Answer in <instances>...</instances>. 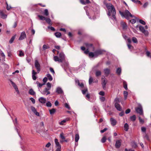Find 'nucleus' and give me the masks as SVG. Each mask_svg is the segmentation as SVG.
<instances>
[{
    "label": "nucleus",
    "instance_id": "obj_12",
    "mask_svg": "<svg viewBox=\"0 0 151 151\" xmlns=\"http://www.w3.org/2000/svg\"><path fill=\"white\" fill-rule=\"evenodd\" d=\"M39 102L42 104H45L46 102V99L43 97H40L38 99Z\"/></svg>",
    "mask_w": 151,
    "mask_h": 151
},
{
    "label": "nucleus",
    "instance_id": "obj_5",
    "mask_svg": "<svg viewBox=\"0 0 151 151\" xmlns=\"http://www.w3.org/2000/svg\"><path fill=\"white\" fill-rule=\"evenodd\" d=\"M135 110L136 112L140 115H142L143 114L142 108L141 105L140 104H138V107L135 108Z\"/></svg>",
    "mask_w": 151,
    "mask_h": 151
},
{
    "label": "nucleus",
    "instance_id": "obj_32",
    "mask_svg": "<svg viewBox=\"0 0 151 151\" xmlns=\"http://www.w3.org/2000/svg\"><path fill=\"white\" fill-rule=\"evenodd\" d=\"M121 68H118L116 71V73L118 75H120L121 74Z\"/></svg>",
    "mask_w": 151,
    "mask_h": 151
},
{
    "label": "nucleus",
    "instance_id": "obj_45",
    "mask_svg": "<svg viewBox=\"0 0 151 151\" xmlns=\"http://www.w3.org/2000/svg\"><path fill=\"white\" fill-rule=\"evenodd\" d=\"M46 106L48 107H51L52 106V104L50 102L48 101L46 103Z\"/></svg>",
    "mask_w": 151,
    "mask_h": 151
},
{
    "label": "nucleus",
    "instance_id": "obj_50",
    "mask_svg": "<svg viewBox=\"0 0 151 151\" xmlns=\"http://www.w3.org/2000/svg\"><path fill=\"white\" fill-rule=\"evenodd\" d=\"M24 53L23 52L22 50H20L19 51V56L20 57L24 56Z\"/></svg>",
    "mask_w": 151,
    "mask_h": 151
},
{
    "label": "nucleus",
    "instance_id": "obj_30",
    "mask_svg": "<svg viewBox=\"0 0 151 151\" xmlns=\"http://www.w3.org/2000/svg\"><path fill=\"white\" fill-rule=\"evenodd\" d=\"M89 56L90 57L93 58L94 57H96V55L95 54V52L94 53L93 52H90L89 53Z\"/></svg>",
    "mask_w": 151,
    "mask_h": 151
},
{
    "label": "nucleus",
    "instance_id": "obj_44",
    "mask_svg": "<svg viewBox=\"0 0 151 151\" xmlns=\"http://www.w3.org/2000/svg\"><path fill=\"white\" fill-rule=\"evenodd\" d=\"M44 14L46 16H47L48 15L49 13L47 9H46L44 10Z\"/></svg>",
    "mask_w": 151,
    "mask_h": 151
},
{
    "label": "nucleus",
    "instance_id": "obj_52",
    "mask_svg": "<svg viewBox=\"0 0 151 151\" xmlns=\"http://www.w3.org/2000/svg\"><path fill=\"white\" fill-rule=\"evenodd\" d=\"M93 81V78L91 76H90L89 80V84H91Z\"/></svg>",
    "mask_w": 151,
    "mask_h": 151
},
{
    "label": "nucleus",
    "instance_id": "obj_8",
    "mask_svg": "<svg viewBox=\"0 0 151 151\" xmlns=\"http://www.w3.org/2000/svg\"><path fill=\"white\" fill-rule=\"evenodd\" d=\"M102 84L103 88L105 89L106 88V81L104 76H103L101 78Z\"/></svg>",
    "mask_w": 151,
    "mask_h": 151
},
{
    "label": "nucleus",
    "instance_id": "obj_54",
    "mask_svg": "<svg viewBox=\"0 0 151 151\" xmlns=\"http://www.w3.org/2000/svg\"><path fill=\"white\" fill-rule=\"evenodd\" d=\"M139 22L141 24L143 25H145L146 24L145 22L142 19H140L139 20Z\"/></svg>",
    "mask_w": 151,
    "mask_h": 151
},
{
    "label": "nucleus",
    "instance_id": "obj_40",
    "mask_svg": "<svg viewBox=\"0 0 151 151\" xmlns=\"http://www.w3.org/2000/svg\"><path fill=\"white\" fill-rule=\"evenodd\" d=\"M101 74V72L100 71L97 70L96 72V77L100 76Z\"/></svg>",
    "mask_w": 151,
    "mask_h": 151
},
{
    "label": "nucleus",
    "instance_id": "obj_28",
    "mask_svg": "<svg viewBox=\"0 0 151 151\" xmlns=\"http://www.w3.org/2000/svg\"><path fill=\"white\" fill-rule=\"evenodd\" d=\"M129 119L131 121L134 122L136 120V116L135 115H134L132 116H131L130 117Z\"/></svg>",
    "mask_w": 151,
    "mask_h": 151
},
{
    "label": "nucleus",
    "instance_id": "obj_46",
    "mask_svg": "<svg viewBox=\"0 0 151 151\" xmlns=\"http://www.w3.org/2000/svg\"><path fill=\"white\" fill-rule=\"evenodd\" d=\"M38 17L40 18V19L41 20H45V18L44 16L41 15H38Z\"/></svg>",
    "mask_w": 151,
    "mask_h": 151
},
{
    "label": "nucleus",
    "instance_id": "obj_27",
    "mask_svg": "<svg viewBox=\"0 0 151 151\" xmlns=\"http://www.w3.org/2000/svg\"><path fill=\"white\" fill-rule=\"evenodd\" d=\"M124 130L125 131H128L129 129V125L127 123H126L124 125Z\"/></svg>",
    "mask_w": 151,
    "mask_h": 151
},
{
    "label": "nucleus",
    "instance_id": "obj_9",
    "mask_svg": "<svg viewBox=\"0 0 151 151\" xmlns=\"http://www.w3.org/2000/svg\"><path fill=\"white\" fill-rule=\"evenodd\" d=\"M50 90V88H45L41 93L44 95H47L50 93V92L49 91Z\"/></svg>",
    "mask_w": 151,
    "mask_h": 151
},
{
    "label": "nucleus",
    "instance_id": "obj_51",
    "mask_svg": "<svg viewBox=\"0 0 151 151\" xmlns=\"http://www.w3.org/2000/svg\"><path fill=\"white\" fill-rule=\"evenodd\" d=\"M10 81L13 87L14 88H16L17 87L16 84L12 81L10 80Z\"/></svg>",
    "mask_w": 151,
    "mask_h": 151
},
{
    "label": "nucleus",
    "instance_id": "obj_23",
    "mask_svg": "<svg viewBox=\"0 0 151 151\" xmlns=\"http://www.w3.org/2000/svg\"><path fill=\"white\" fill-rule=\"evenodd\" d=\"M83 88V90H82V92L83 94H85L87 91V88L84 86V87L81 88Z\"/></svg>",
    "mask_w": 151,
    "mask_h": 151
},
{
    "label": "nucleus",
    "instance_id": "obj_33",
    "mask_svg": "<svg viewBox=\"0 0 151 151\" xmlns=\"http://www.w3.org/2000/svg\"><path fill=\"white\" fill-rule=\"evenodd\" d=\"M79 139V136L78 134H76L75 135V141L77 142Z\"/></svg>",
    "mask_w": 151,
    "mask_h": 151
},
{
    "label": "nucleus",
    "instance_id": "obj_17",
    "mask_svg": "<svg viewBox=\"0 0 151 151\" xmlns=\"http://www.w3.org/2000/svg\"><path fill=\"white\" fill-rule=\"evenodd\" d=\"M56 92L58 94H61L63 93L62 88L60 87H58L56 88Z\"/></svg>",
    "mask_w": 151,
    "mask_h": 151
},
{
    "label": "nucleus",
    "instance_id": "obj_18",
    "mask_svg": "<svg viewBox=\"0 0 151 151\" xmlns=\"http://www.w3.org/2000/svg\"><path fill=\"white\" fill-rule=\"evenodd\" d=\"M104 72L105 75L106 76H108L110 73V69L108 68H106L104 69Z\"/></svg>",
    "mask_w": 151,
    "mask_h": 151
},
{
    "label": "nucleus",
    "instance_id": "obj_2",
    "mask_svg": "<svg viewBox=\"0 0 151 151\" xmlns=\"http://www.w3.org/2000/svg\"><path fill=\"white\" fill-rule=\"evenodd\" d=\"M54 60L58 61L59 63H62L65 60V55L63 52H60L59 54V56H55L53 58Z\"/></svg>",
    "mask_w": 151,
    "mask_h": 151
},
{
    "label": "nucleus",
    "instance_id": "obj_61",
    "mask_svg": "<svg viewBox=\"0 0 151 151\" xmlns=\"http://www.w3.org/2000/svg\"><path fill=\"white\" fill-rule=\"evenodd\" d=\"M143 137L145 138L147 140H149V137L148 136V135L146 133H145V135Z\"/></svg>",
    "mask_w": 151,
    "mask_h": 151
},
{
    "label": "nucleus",
    "instance_id": "obj_35",
    "mask_svg": "<svg viewBox=\"0 0 151 151\" xmlns=\"http://www.w3.org/2000/svg\"><path fill=\"white\" fill-rule=\"evenodd\" d=\"M45 20H46V22L47 23L49 24L50 25L52 24L51 22V21L50 18H46Z\"/></svg>",
    "mask_w": 151,
    "mask_h": 151
},
{
    "label": "nucleus",
    "instance_id": "obj_53",
    "mask_svg": "<svg viewBox=\"0 0 151 151\" xmlns=\"http://www.w3.org/2000/svg\"><path fill=\"white\" fill-rule=\"evenodd\" d=\"M49 48V47L45 45H44L42 47V49L43 50H45L46 49H48Z\"/></svg>",
    "mask_w": 151,
    "mask_h": 151
},
{
    "label": "nucleus",
    "instance_id": "obj_60",
    "mask_svg": "<svg viewBox=\"0 0 151 151\" xmlns=\"http://www.w3.org/2000/svg\"><path fill=\"white\" fill-rule=\"evenodd\" d=\"M99 94L100 95L104 96L105 93L104 91H101L99 92Z\"/></svg>",
    "mask_w": 151,
    "mask_h": 151
},
{
    "label": "nucleus",
    "instance_id": "obj_20",
    "mask_svg": "<svg viewBox=\"0 0 151 151\" xmlns=\"http://www.w3.org/2000/svg\"><path fill=\"white\" fill-rule=\"evenodd\" d=\"M37 73L35 72L34 70H32V78L33 80H35L36 78L37 77L36 76V75L37 74Z\"/></svg>",
    "mask_w": 151,
    "mask_h": 151
},
{
    "label": "nucleus",
    "instance_id": "obj_48",
    "mask_svg": "<svg viewBox=\"0 0 151 151\" xmlns=\"http://www.w3.org/2000/svg\"><path fill=\"white\" fill-rule=\"evenodd\" d=\"M114 102L115 104H119V103L120 102L119 99L118 98H116L114 100Z\"/></svg>",
    "mask_w": 151,
    "mask_h": 151
},
{
    "label": "nucleus",
    "instance_id": "obj_1",
    "mask_svg": "<svg viewBox=\"0 0 151 151\" xmlns=\"http://www.w3.org/2000/svg\"><path fill=\"white\" fill-rule=\"evenodd\" d=\"M106 6L108 11V15L111 19L116 20V11L114 6L111 4L109 3L106 4Z\"/></svg>",
    "mask_w": 151,
    "mask_h": 151
},
{
    "label": "nucleus",
    "instance_id": "obj_13",
    "mask_svg": "<svg viewBox=\"0 0 151 151\" xmlns=\"http://www.w3.org/2000/svg\"><path fill=\"white\" fill-rule=\"evenodd\" d=\"M104 51V50H99L95 51V54L96 55V57H97L99 55L103 53Z\"/></svg>",
    "mask_w": 151,
    "mask_h": 151
},
{
    "label": "nucleus",
    "instance_id": "obj_39",
    "mask_svg": "<svg viewBox=\"0 0 151 151\" xmlns=\"http://www.w3.org/2000/svg\"><path fill=\"white\" fill-rule=\"evenodd\" d=\"M47 76L48 78V79L50 81H52V78L51 76L49 74H48L47 75Z\"/></svg>",
    "mask_w": 151,
    "mask_h": 151
},
{
    "label": "nucleus",
    "instance_id": "obj_34",
    "mask_svg": "<svg viewBox=\"0 0 151 151\" xmlns=\"http://www.w3.org/2000/svg\"><path fill=\"white\" fill-rule=\"evenodd\" d=\"M124 98L125 99H127V96L128 95V93L127 91H124Z\"/></svg>",
    "mask_w": 151,
    "mask_h": 151
},
{
    "label": "nucleus",
    "instance_id": "obj_7",
    "mask_svg": "<svg viewBox=\"0 0 151 151\" xmlns=\"http://www.w3.org/2000/svg\"><path fill=\"white\" fill-rule=\"evenodd\" d=\"M35 67L37 70V71L38 72V73H39L40 71V65L37 60H35Z\"/></svg>",
    "mask_w": 151,
    "mask_h": 151
},
{
    "label": "nucleus",
    "instance_id": "obj_15",
    "mask_svg": "<svg viewBox=\"0 0 151 151\" xmlns=\"http://www.w3.org/2000/svg\"><path fill=\"white\" fill-rule=\"evenodd\" d=\"M121 144V142L120 140H117L116 142L115 146L116 148H119L120 147Z\"/></svg>",
    "mask_w": 151,
    "mask_h": 151
},
{
    "label": "nucleus",
    "instance_id": "obj_4",
    "mask_svg": "<svg viewBox=\"0 0 151 151\" xmlns=\"http://www.w3.org/2000/svg\"><path fill=\"white\" fill-rule=\"evenodd\" d=\"M85 45L88 48L87 50L84 52V53L86 54H88V53L89 52L88 49L93 50L94 49L92 45L91 44H89L87 43H86L85 44Z\"/></svg>",
    "mask_w": 151,
    "mask_h": 151
},
{
    "label": "nucleus",
    "instance_id": "obj_43",
    "mask_svg": "<svg viewBox=\"0 0 151 151\" xmlns=\"http://www.w3.org/2000/svg\"><path fill=\"white\" fill-rule=\"evenodd\" d=\"M124 87L126 90H127V84L126 82L124 81L123 82Z\"/></svg>",
    "mask_w": 151,
    "mask_h": 151
},
{
    "label": "nucleus",
    "instance_id": "obj_41",
    "mask_svg": "<svg viewBox=\"0 0 151 151\" xmlns=\"http://www.w3.org/2000/svg\"><path fill=\"white\" fill-rule=\"evenodd\" d=\"M60 137L62 140H64L65 139V137L64 135V134L63 133H60Z\"/></svg>",
    "mask_w": 151,
    "mask_h": 151
},
{
    "label": "nucleus",
    "instance_id": "obj_22",
    "mask_svg": "<svg viewBox=\"0 0 151 151\" xmlns=\"http://www.w3.org/2000/svg\"><path fill=\"white\" fill-rule=\"evenodd\" d=\"M55 142L56 145V147H61V145L58 142V140L57 139H55Z\"/></svg>",
    "mask_w": 151,
    "mask_h": 151
},
{
    "label": "nucleus",
    "instance_id": "obj_38",
    "mask_svg": "<svg viewBox=\"0 0 151 151\" xmlns=\"http://www.w3.org/2000/svg\"><path fill=\"white\" fill-rule=\"evenodd\" d=\"M132 41L134 43H137L138 42V41L137 39L135 37H132Z\"/></svg>",
    "mask_w": 151,
    "mask_h": 151
},
{
    "label": "nucleus",
    "instance_id": "obj_49",
    "mask_svg": "<svg viewBox=\"0 0 151 151\" xmlns=\"http://www.w3.org/2000/svg\"><path fill=\"white\" fill-rule=\"evenodd\" d=\"M141 131L142 132H144L146 133V129L145 127H142L141 128Z\"/></svg>",
    "mask_w": 151,
    "mask_h": 151
},
{
    "label": "nucleus",
    "instance_id": "obj_16",
    "mask_svg": "<svg viewBox=\"0 0 151 151\" xmlns=\"http://www.w3.org/2000/svg\"><path fill=\"white\" fill-rule=\"evenodd\" d=\"M121 25L123 30H125L127 29V26L125 22H121Z\"/></svg>",
    "mask_w": 151,
    "mask_h": 151
},
{
    "label": "nucleus",
    "instance_id": "obj_58",
    "mask_svg": "<svg viewBox=\"0 0 151 151\" xmlns=\"http://www.w3.org/2000/svg\"><path fill=\"white\" fill-rule=\"evenodd\" d=\"M29 99L32 101V103H33V104H35V99L33 98H30V99Z\"/></svg>",
    "mask_w": 151,
    "mask_h": 151
},
{
    "label": "nucleus",
    "instance_id": "obj_24",
    "mask_svg": "<svg viewBox=\"0 0 151 151\" xmlns=\"http://www.w3.org/2000/svg\"><path fill=\"white\" fill-rule=\"evenodd\" d=\"M0 15L1 16V18H5L6 17V15L4 14L3 12L0 10Z\"/></svg>",
    "mask_w": 151,
    "mask_h": 151
},
{
    "label": "nucleus",
    "instance_id": "obj_11",
    "mask_svg": "<svg viewBox=\"0 0 151 151\" xmlns=\"http://www.w3.org/2000/svg\"><path fill=\"white\" fill-rule=\"evenodd\" d=\"M26 37V35L25 32H22L20 35V36L19 37V40H22L24 39Z\"/></svg>",
    "mask_w": 151,
    "mask_h": 151
},
{
    "label": "nucleus",
    "instance_id": "obj_42",
    "mask_svg": "<svg viewBox=\"0 0 151 151\" xmlns=\"http://www.w3.org/2000/svg\"><path fill=\"white\" fill-rule=\"evenodd\" d=\"M14 125L15 126V129L16 130V131H17V132H18V129L17 128V119L16 118L15 119V122H14Z\"/></svg>",
    "mask_w": 151,
    "mask_h": 151
},
{
    "label": "nucleus",
    "instance_id": "obj_55",
    "mask_svg": "<svg viewBox=\"0 0 151 151\" xmlns=\"http://www.w3.org/2000/svg\"><path fill=\"white\" fill-rule=\"evenodd\" d=\"M65 107H66V108H68L69 109H70V106H69V105L68 104L66 103H65Z\"/></svg>",
    "mask_w": 151,
    "mask_h": 151
},
{
    "label": "nucleus",
    "instance_id": "obj_57",
    "mask_svg": "<svg viewBox=\"0 0 151 151\" xmlns=\"http://www.w3.org/2000/svg\"><path fill=\"white\" fill-rule=\"evenodd\" d=\"M47 87L48 88H50V90L51 86V84L50 83L48 82L47 83Z\"/></svg>",
    "mask_w": 151,
    "mask_h": 151
},
{
    "label": "nucleus",
    "instance_id": "obj_64",
    "mask_svg": "<svg viewBox=\"0 0 151 151\" xmlns=\"http://www.w3.org/2000/svg\"><path fill=\"white\" fill-rule=\"evenodd\" d=\"M148 2H146L143 5V7L144 8H145L147 6V5H148Z\"/></svg>",
    "mask_w": 151,
    "mask_h": 151
},
{
    "label": "nucleus",
    "instance_id": "obj_14",
    "mask_svg": "<svg viewBox=\"0 0 151 151\" xmlns=\"http://www.w3.org/2000/svg\"><path fill=\"white\" fill-rule=\"evenodd\" d=\"M110 121L112 126H114L116 124L117 122L116 120L113 118H111L110 119Z\"/></svg>",
    "mask_w": 151,
    "mask_h": 151
},
{
    "label": "nucleus",
    "instance_id": "obj_10",
    "mask_svg": "<svg viewBox=\"0 0 151 151\" xmlns=\"http://www.w3.org/2000/svg\"><path fill=\"white\" fill-rule=\"evenodd\" d=\"M31 109L32 111L35 114L36 116H40V114L39 112H37L35 108L33 106H31Z\"/></svg>",
    "mask_w": 151,
    "mask_h": 151
},
{
    "label": "nucleus",
    "instance_id": "obj_19",
    "mask_svg": "<svg viewBox=\"0 0 151 151\" xmlns=\"http://www.w3.org/2000/svg\"><path fill=\"white\" fill-rule=\"evenodd\" d=\"M115 106L118 110L121 111L122 110V107L119 104L115 103Z\"/></svg>",
    "mask_w": 151,
    "mask_h": 151
},
{
    "label": "nucleus",
    "instance_id": "obj_47",
    "mask_svg": "<svg viewBox=\"0 0 151 151\" xmlns=\"http://www.w3.org/2000/svg\"><path fill=\"white\" fill-rule=\"evenodd\" d=\"M106 140V138L105 136H104L101 139V142L102 143H104Z\"/></svg>",
    "mask_w": 151,
    "mask_h": 151
},
{
    "label": "nucleus",
    "instance_id": "obj_56",
    "mask_svg": "<svg viewBox=\"0 0 151 151\" xmlns=\"http://www.w3.org/2000/svg\"><path fill=\"white\" fill-rule=\"evenodd\" d=\"M130 22L132 24L135 23L136 22V20L135 19H132L130 20Z\"/></svg>",
    "mask_w": 151,
    "mask_h": 151
},
{
    "label": "nucleus",
    "instance_id": "obj_63",
    "mask_svg": "<svg viewBox=\"0 0 151 151\" xmlns=\"http://www.w3.org/2000/svg\"><path fill=\"white\" fill-rule=\"evenodd\" d=\"M139 122L141 123H142V124L144 123V121L143 119H141L140 117H139Z\"/></svg>",
    "mask_w": 151,
    "mask_h": 151
},
{
    "label": "nucleus",
    "instance_id": "obj_3",
    "mask_svg": "<svg viewBox=\"0 0 151 151\" xmlns=\"http://www.w3.org/2000/svg\"><path fill=\"white\" fill-rule=\"evenodd\" d=\"M119 13L121 15L122 17H124L126 19H128L129 17L132 18H135L133 15H132L131 13L127 10H126L124 12L120 11Z\"/></svg>",
    "mask_w": 151,
    "mask_h": 151
},
{
    "label": "nucleus",
    "instance_id": "obj_29",
    "mask_svg": "<svg viewBox=\"0 0 151 151\" xmlns=\"http://www.w3.org/2000/svg\"><path fill=\"white\" fill-rule=\"evenodd\" d=\"M50 113V114L52 115L54 114L56 111V109H52L49 110Z\"/></svg>",
    "mask_w": 151,
    "mask_h": 151
},
{
    "label": "nucleus",
    "instance_id": "obj_26",
    "mask_svg": "<svg viewBox=\"0 0 151 151\" xmlns=\"http://www.w3.org/2000/svg\"><path fill=\"white\" fill-rule=\"evenodd\" d=\"M68 119H65L62 121L61 122H60L59 123V124L60 125H64V123L68 121Z\"/></svg>",
    "mask_w": 151,
    "mask_h": 151
},
{
    "label": "nucleus",
    "instance_id": "obj_37",
    "mask_svg": "<svg viewBox=\"0 0 151 151\" xmlns=\"http://www.w3.org/2000/svg\"><path fill=\"white\" fill-rule=\"evenodd\" d=\"M36 83L37 84V86L38 87V88H41L42 86L45 85V83L41 84L39 83V82L38 81H37L36 82Z\"/></svg>",
    "mask_w": 151,
    "mask_h": 151
},
{
    "label": "nucleus",
    "instance_id": "obj_21",
    "mask_svg": "<svg viewBox=\"0 0 151 151\" xmlns=\"http://www.w3.org/2000/svg\"><path fill=\"white\" fill-rule=\"evenodd\" d=\"M75 82L76 83H77L78 85L81 88L84 87V85L82 83H80L79 81L78 80H76Z\"/></svg>",
    "mask_w": 151,
    "mask_h": 151
},
{
    "label": "nucleus",
    "instance_id": "obj_62",
    "mask_svg": "<svg viewBox=\"0 0 151 151\" xmlns=\"http://www.w3.org/2000/svg\"><path fill=\"white\" fill-rule=\"evenodd\" d=\"M107 128H105L104 129L102 130H101L100 131V132L101 133H103L106 131L107 130Z\"/></svg>",
    "mask_w": 151,
    "mask_h": 151
},
{
    "label": "nucleus",
    "instance_id": "obj_31",
    "mask_svg": "<svg viewBox=\"0 0 151 151\" xmlns=\"http://www.w3.org/2000/svg\"><path fill=\"white\" fill-rule=\"evenodd\" d=\"M16 35H15L14 36H13L10 39V40L9 41V42L11 44L12 43L13 41H14V40L15 39V37H16Z\"/></svg>",
    "mask_w": 151,
    "mask_h": 151
},
{
    "label": "nucleus",
    "instance_id": "obj_6",
    "mask_svg": "<svg viewBox=\"0 0 151 151\" xmlns=\"http://www.w3.org/2000/svg\"><path fill=\"white\" fill-rule=\"evenodd\" d=\"M139 29L140 31L143 33L145 36H148L149 33L142 26H139Z\"/></svg>",
    "mask_w": 151,
    "mask_h": 151
},
{
    "label": "nucleus",
    "instance_id": "obj_36",
    "mask_svg": "<svg viewBox=\"0 0 151 151\" xmlns=\"http://www.w3.org/2000/svg\"><path fill=\"white\" fill-rule=\"evenodd\" d=\"M55 35L56 37L59 38L60 37V36L61 35V33L60 32H56L55 33Z\"/></svg>",
    "mask_w": 151,
    "mask_h": 151
},
{
    "label": "nucleus",
    "instance_id": "obj_25",
    "mask_svg": "<svg viewBox=\"0 0 151 151\" xmlns=\"http://www.w3.org/2000/svg\"><path fill=\"white\" fill-rule=\"evenodd\" d=\"M29 93L30 94L32 95H34L35 94V92L32 88L29 89Z\"/></svg>",
    "mask_w": 151,
    "mask_h": 151
},
{
    "label": "nucleus",
    "instance_id": "obj_59",
    "mask_svg": "<svg viewBox=\"0 0 151 151\" xmlns=\"http://www.w3.org/2000/svg\"><path fill=\"white\" fill-rule=\"evenodd\" d=\"M86 98L87 99L89 100L90 98V94L89 93L87 94L86 96Z\"/></svg>",
    "mask_w": 151,
    "mask_h": 151
}]
</instances>
